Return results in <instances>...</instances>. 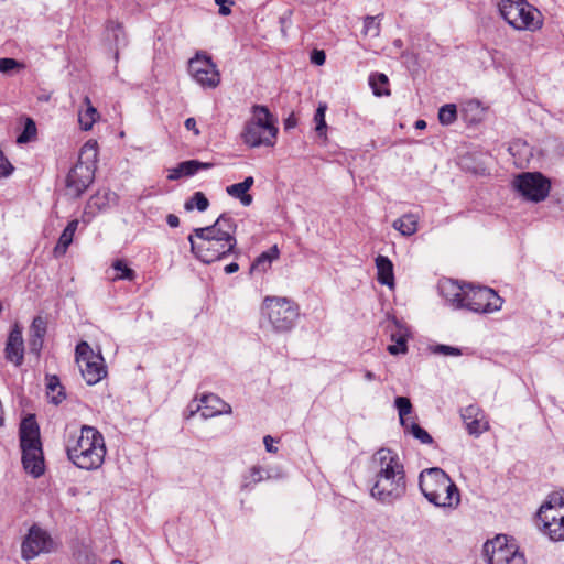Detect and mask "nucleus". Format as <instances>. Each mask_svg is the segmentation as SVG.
Returning a JSON list of instances; mask_svg holds the SVG:
<instances>
[{
  "instance_id": "2",
  "label": "nucleus",
  "mask_w": 564,
  "mask_h": 564,
  "mask_svg": "<svg viewBox=\"0 0 564 564\" xmlns=\"http://www.w3.org/2000/svg\"><path fill=\"white\" fill-rule=\"evenodd\" d=\"M371 460L377 471L370 494H401L406 490L404 466L394 451L381 447Z\"/></svg>"
},
{
  "instance_id": "13",
  "label": "nucleus",
  "mask_w": 564,
  "mask_h": 564,
  "mask_svg": "<svg viewBox=\"0 0 564 564\" xmlns=\"http://www.w3.org/2000/svg\"><path fill=\"white\" fill-rule=\"evenodd\" d=\"M188 72L204 88H216L220 83V74L210 56L197 53L188 62Z\"/></svg>"
},
{
  "instance_id": "46",
  "label": "nucleus",
  "mask_w": 564,
  "mask_h": 564,
  "mask_svg": "<svg viewBox=\"0 0 564 564\" xmlns=\"http://www.w3.org/2000/svg\"><path fill=\"white\" fill-rule=\"evenodd\" d=\"M43 338L44 337H35V336L30 337L29 348L32 354L40 356V352L43 347Z\"/></svg>"
},
{
  "instance_id": "18",
  "label": "nucleus",
  "mask_w": 564,
  "mask_h": 564,
  "mask_svg": "<svg viewBox=\"0 0 564 564\" xmlns=\"http://www.w3.org/2000/svg\"><path fill=\"white\" fill-rule=\"evenodd\" d=\"M6 359L17 367L21 366L24 360V343L22 337V329L15 324L9 333L6 348Z\"/></svg>"
},
{
  "instance_id": "39",
  "label": "nucleus",
  "mask_w": 564,
  "mask_h": 564,
  "mask_svg": "<svg viewBox=\"0 0 564 564\" xmlns=\"http://www.w3.org/2000/svg\"><path fill=\"white\" fill-rule=\"evenodd\" d=\"M376 17H366L364 21V33L370 34L371 36H378L380 32L379 22H377Z\"/></svg>"
},
{
  "instance_id": "27",
  "label": "nucleus",
  "mask_w": 564,
  "mask_h": 564,
  "mask_svg": "<svg viewBox=\"0 0 564 564\" xmlns=\"http://www.w3.org/2000/svg\"><path fill=\"white\" fill-rule=\"evenodd\" d=\"M417 220L414 214H404L393 221L392 227L402 236H412L417 231Z\"/></svg>"
},
{
  "instance_id": "42",
  "label": "nucleus",
  "mask_w": 564,
  "mask_h": 564,
  "mask_svg": "<svg viewBox=\"0 0 564 564\" xmlns=\"http://www.w3.org/2000/svg\"><path fill=\"white\" fill-rule=\"evenodd\" d=\"M107 29L113 33V40L116 44L124 43V34L122 30V24L115 21H109L107 24Z\"/></svg>"
},
{
  "instance_id": "11",
  "label": "nucleus",
  "mask_w": 564,
  "mask_h": 564,
  "mask_svg": "<svg viewBox=\"0 0 564 564\" xmlns=\"http://www.w3.org/2000/svg\"><path fill=\"white\" fill-rule=\"evenodd\" d=\"M513 187L524 199L539 203L547 197L551 181L540 172H523L516 176Z\"/></svg>"
},
{
  "instance_id": "17",
  "label": "nucleus",
  "mask_w": 564,
  "mask_h": 564,
  "mask_svg": "<svg viewBox=\"0 0 564 564\" xmlns=\"http://www.w3.org/2000/svg\"><path fill=\"white\" fill-rule=\"evenodd\" d=\"M195 412H200L204 419H209L220 414L231 413V406L218 395L208 393L200 398L199 403L196 404V409L191 411V415Z\"/></svg>"
},
{
  "instance_id": "16",
  "label": "nucleus",
  "mask_w": 564,
  "mask_h": 564,
  "mask_svg": "<svg viewBox=\"0 0 564 564\" xmlns=\"http://www.w3.org/2000/svg\"><path fill=\"white\" fill-rule=\"evenodd\" d=\"M95 171L91 165L78 162L66 176V189L69 195L79 197L93 183Z\"/></svg>"
},
{
  "instance_id": "15",
  "label": "nucleus",
  "mask_w": 564,
  "mask_h": 564,
  "mask_svg": "<svg viewBox=\"0 0 564 564\" xmlns=\"http://www.w3.org/2000/svg\"><path fill=\"white\" fill-rule=\"evenodd\" d=\"M237 230V224L235 219L224 213L221 214L216 221L204 228H195L193 230V235L195 237H209V238H219L229 242H237L235 237Z\"/></svg>"
},
{
  "instance_id": "14",
  "label": "nucleus",
  "mask_w": 564,
  "mask_h": 564,
  "mask_svg": "<svg viewBox=\"0 0 564 564\" xmlns=\"http://www.w3.org/2000/svg\"><path fill=\"white\" fill-rule=\"evenodd\" d=\"M419 488L421 494H459L449 476L438 467L426 468L420 473Z\"/></svg>"
},
{
  "instance_id": "36",
  "label": "nucleus",
  "mask_w": 564,
  "mask_h": 564,
  "mask_svg": "<svg viewBox=\"0 0 564 564\" xmlns=\"http://www.w3.org/2000/svg\"><path fill=\"white\" fill-rule=\"evenodd\" d=\"M112 268L118 272L113 280L133 281L137 276L135 271L129 268L123 260H116Z\"/></svg>"
},
{
  "instance_id": "5",
  "label": "nucleus",
  "mask_w": 564,
  "mask_h": 564,
  "mask_svg": "<svg viewBox=\"0 0 564 564\" xmlns=\"http://www.w3.org/2000/svg\"><path fill=\"white\" fill-rule=\"evenodd\" d=\"M499 12L506 22L516 30L535 31L541 28L540 12L525 0H500Z\"/></svg>"
},
{
  "instance_id": "19",
  "label": "nucleus",
  "mask_w": 564,
  "mask_h": 564,
  "mask_svg": "<svg viewBox=\"0 0 564 564\" xmlns=\"http://www.w3.org/2000/svg\"><path fill=\"white\" fill-rule=\"evenodd\" d=\"M22 464L26 473L40 477L44 473V459L41 445L21 446Z\"/></svg>"
},
{
  "instance_id": "28",
  "label": "nucleus",
  "mask_w": 564,
  "mask_h": 564,
  "mask_svg": "<svg viewBox=\"0 0 564 564\" xmlns=\"http://www.w3.org/2000/svg\"><path fill=\"white\" fill-rule=\"evenodd\" d=\"M46 381L47 394L51 397V401L56 405L62 403L66 395L64 392V387L61 384L58 377L47 376Z\"/></svg>"
},
{
  "instance_id": "43",
  "label": "nucleus",
  "mask_w": 564,
  "mask_h": 564,
  "mask_svg": "<svg viewBox=\"0 0 564 564\" xmlns=\"http://www.w3.org/2000/svg\"><path fill=\"white\" fill-rule=\"evenodd\" d=\"M432 351L434 354H441V355H445V356H460L462 355V350L459 348L452 347L448 345H443V344L434 346L432 348Z\"/></svg>"
},
{
  "instance_id": "26",
  "label": "nucleus",
  "mask_w": 564,
  "mask_h": 564,
  "mask_svg": "<svg viewBox=\"0 0 564 564\" xmlns=\"http://www.w3.org/2000/svg\"><path fill=\"white\" fill-rule=\"evenodd\" d=\"M279 254L280 250L278 246H272L267 251H263L257 257V259L251 264L250 271L265 272L271 267L272 261L279 258Z\"/></svg>"
},
{
  "instance_id": "55",
  "label": "nucleus",
  "mask_w": 564,
  "mask_h": 564,
  "mask_svg": "<svg viewBox=\"0 0 564 564\" xmlns=\"http://www.w3.org/2000/svg\"><path fill=\"white\" fill-rule=\"evenodd\" d=\"M88 150L93 151L94 156H96V154H97L96 142H94V143H91L90 141L86 142L85 145L82 149V154H84Z\"/></svg>"
},
{
  "instance_id": "51",
  "label": "nucleus",
  "mask_w": 564,
  "mask_h": 564,
  "mask_svg": "<svg viewBox=\"0 0 564 564\" xmlns=\"http://www.w3.org/2000/svg\"><path fill=\"white\" fill-rule=\"evenodd\" d=\"M263 443L265 446L267 452L269 453H276L278 448L273 445L274 438L270 435L264 436Z\"/></svg>"
},
{
  "instance_id": "7",
  "label": "nucleus",
  "mask_w": 564,
  "mask_h": 564,
  "mask_svg": "<svg viewBox=\"0 0 564 564\" xmlns=\"http://www.w3.org/2000/svg\"><path fill=\"white\" fill-rule=\"evenodd\" d=\"M542 531L552 541H564V496H551L538 510Z\"/></svg>"
},
{
  "instance_id": "6",
  "label": "nucleus",
  "mask_w": 564,
  "mask_h": 564,
  "mask_svg": "<svg viewBox=\"0 0 564 564\" xmlns=\"http://www.w3.org/2000/svg\"><path fill=\"white\" fill-rule=\"evenodd\" d=\"M265 315L276 333L290 332L299 317V307L286 297H265L262 305Z\"/></svg>"
},
{
  "instance_id": "44",
  "label": "nucleus",
  "mask_w": 564,
  "mask_h": 564,
  "mask_svg": "<svg viewBox=\"0 0 564 564\" xmlns=\"http://www.w3.org/2000/svg\"><path fill=\"white\" fill-rule=\"evenodd\" d=\"M13 165L4 156L3 151L0 149V176L7 177L13 172Z\"/></svg>"
},
{
  "instance_id": "61",
  "label": "nucleus",
  "mask_w": 564,
  "mask_h": 564,
  "mask_svg": "<svg viewBox=\"0 0 564 564\" xmlns=\"http://www.w3.org/2000/svg\"><path fill=\"white\" fill-rule=\"evenodd\" d=\"M111 564H123V562H122V561H120V560H113V561L111 562Z\"/></svg>"
},
{
  "instance_id": "41",
  "label": "nucleus",
  "mask_w": 564,
  "mask_h": 564,
  "mask_svg": "<svg viewBox=\"0 0 564 564\" xmlns=\"http://www.w3.org/2000/svg\"><path fill=\"white\" fill-rule=\"evenodd\" d=\"M264 473H265L264 469H262L260 467H252L249 470V475L247 477H245L243 487L247 488L252 482L256 484V482L261 481L263 479Z\"/></svg>"
},
{
  "instance_id": "30",
  "label": "nucleus",
  "mask_w": 564,
  "mask_h": 564,
  "mask_svg": "<svg viewBox=\"0 0 564 564\" xmlns=\"http://www.w3.org/2000/svg\"><path fill=\"white\" fill-rule=\"evenodd\" d=\"M369 85L376 96H389L390 90L388 88L389 79L382 73L371 74L369 77Z\"/></svg>"
},
{
  "instance_id": "50",
  "label": "nucleus",
  "mask_w": 564,
  "mask_h": 564,
  "mask_svg": "<svg viewBox=\"0 0 564 564\" xmlns=\"http://www.w3.org/2000/svg\"><path fill=\"white\" fill-rule=\"evenodd\" d=\"M182 176H185V174H184V171L181 169V163H180L176 167H174L170 171L167 178L170 181H175V180L181 178Z\"/></svg>"
},
{
  "instance_id": "29",
  "label": "nucleus",
  "mask_w": 564,
  "mask_h": 564,
  "mask_svg": "<svg viewBox=\"0 0 564 564\" xmlns=\"http://www.w3.org/2000/svg\"><path fill=\"white\" fill-rule=\"evenodd\" d=\"M427 501L444 511L456 509L460 503V496H425Z\"/></svg>"
},
{
  "instance_id": "53",
  "label": "nucleus",
  "mask_w": 564,
  "mask_h": 564,
  "mask_svg": "<svg viewBox=\"0 0 564 564\" xmlns=\"http://www.w3.org/2000/svg\"><path fill=\"white\" fill-rule=\"evenodd\" d=\"M297 124V120L294 115H290L284 121V129H293Z\"/></svg>"
},
{
  "instance_id": "21",
  "label": "nucleus",
  "mask_w": 564,
  "mask_h": 564,
  "mask_svg": "<svg viewBox=\"0 0 564 564\" xmlns=\"http://www.w3.org/2000/svg\"><path fill=\"white\" fill-rule=\"evenodd\" d=\"M394 329L390 332V338L394 345L388 346V351L391 355L405 354L408 351V328L402 325L395 317L392 318Z\"/></svg>"
},
{
  "instance_id": "24",
  "label": "nucleus",
  "mask_w": 564,
  "mask_h": 564,
  "mask_svg": "<svg viewBox=\"0 0 564 564\" xmlns=\"http://www.w3.org/2000/svg\"><path fill=\"white\" fill-rule=\"evenodd\" d=\"M78 224L79 223L77 219H73L67 224L57 241V245L54 248L55 257H62L66 253L67 248L73 242V238L75 231L77 230Z\"/></svg>"
},
{
  "instance_id": "49",
  "label": "nucleus",
  "mask_w": 564,
  "mask_h": 564,
  "mask_svg": "<svg viewBox=\"0 0 564 564\" xmlns=\"http://www.w3.org/2000/svg\"><path fill=\"white\" fill-rule=\"evenodd\" d=\"M326 55L324 51L314 50L311 54V62L317 66H321L325 63Z\"/></svg>"
},
{
  "instance_id": "34",
  "label": "nucleus",
  "mask_w": 564,
  "mask_h": 564,
  "mask_svg": "<svg viewBox=\"0 0 564 564\" xmlns=\"http://www.w3.org/2000/svg\"><path fill=\"white\" fill-rule=\"evenodd\" d=\"M214 163L200 162L198 160H187L181 162V169L184 171L185 176H193L200 170H209Z\"/></svg>"
},
{
  "instance_id": "40",
  "label": "nucleus",
  "mask_w": 564,
  "mask_h": 564,
  "mask_svg": "<svg viewBox=\"0 0 564 564\" xmlns=\"http://www.w3.org/2000/svg\"><path fill=\"white\" fill-rule=\"evenodd\" d=\"M46 334V322L41 317L36 316L31 325V336L44 337Z\"/></svg>"
},
{
  "instance_id": "35",
  "label": "nucleus",
  "mask_w": 564,
  "mask_h": 564,
  "mask_svg": "<svg viewBox=\"0 0 564 564\" xmlns=\"http://www.w3.org/2000/svg\"><path fill=\"white\" fill-rule=\"evenodd\" d=\"M457 119V108L454 104H446L438 110V120L443 126H449Z\"/></svg>"
},
{
  "instance_id": "32",
  "label": "nucleus",
  "mask_w": 564,
  "mask_h": 564,
  "mask_svg": "<svg viewBox=\"0 0 564 564\" xmlns=\"http://www.w3.org/2000/svg\"><path fill=\"white\" fill-rule=\"evenodd\" d=\"M394 404L399 412L401 425L404 427V430H408V423L410 421L406 416L412 412V404L410 399L405 397H397Z\"/></svg>"
},
{
  "instance_id": "48",
  "label": "nucleus",
  "mask_w": 564,
  "mask_h": 564,
  "mask_svg": "<svg viewBox=\"0 0 564 564\" xmlns=\"http://www.w3.org/2000/svg\"><path fill=\"white\" fill-rule=\"evenodd\" d=\"M215 3L219 7V14L220 15H229L231 13L230 6L234 4V1L231 0H215Z\"/></svg>"
},
{
  "instance_id": "47",
  "label": "nucleus",
  "mask_w": 564,
  "mask_h": 564,
  "mask_svg": "<svg viewBox=\"0 0 564 564\" xmlns=\"http://www.w3.org/2000/svg\"><path fill=\"white\" fill-rule=\"evenodd\" d=\"M226 192L229 196L239 198L248 191L243 187V185L241 183H236V184L229 185L226 188Z\"/></svg>"
},
{
  "instance_id": "33",
  "label": "nucleus",
  "mask_w": 564,
  "mask_h": 564,
  "mask_svg": "<svg viewBox=\"0 0 564 564\" xmlns=\"http://www.w3.org/2000/svg\"><path fill=\"white\" fill-rule=\"evenodd\" d=\"M37 129L34 120L32 118H25V123L22 132L18 135L17 142L19 144L29 143L36 139Z\"/></svg>"
},
{
  "instance_id": "20",
  "label": "nucleus",
  "mask_w": 564,
  "mask_h": 564,
  "mask_svg": "<svg viewBox=\"0 0 564 564\" xmlns=\"http://www.w3.org/2000/svg\"><path fill=\"white\" fill-rule=\"evenodd\" d=\"M462 420L471 435H480L489 429V424L485 421L482 411L477 405H468L460 411Z\"/></svg>"
},
{
  "instance_id": "3",
  "label": "nucleus",
  "mask_w": 564,
  "mask_h": 564,
  "mask_svg": "<svg viewBox=\"0 0 564 564\" xmlns=\"http://www.w3.org/2000/svg\"><path fill=\"white\" fill-rule=\"evenodd\" d=\"M451 292L446 294L456 308L466 307L475 313H492L501 308L503 300L490 288L466 285H449Z\"/></svg>"
},
{
  "instance_id": "56",
  "label": "nucleus",
  "mask_w": 564,
  "mask_h": 564,
  "mask_svg": "<svg viewBox=\"0 0 564 564\" xmlns=\"http://www.w3.org/2000/svg\"><path fill=\"white\" fill-rule=\"evenodd\" d=\"M238 199L240 200V203H241L243 206H249V205H251V203H252V200H253L252 196H251L250 194H248L247 192H246L242 196H240Z\"/></svg>"
},
{
  "instance_id": "57",
  "label": "nucleus",
  "mask_w": 564,
  "mask_h": 564,
  "mask_svg": "<svg viewBox=\"0 0 564 564\" xmlns=\"http://www.w3.org/2000/svg\"><path fill=\"white\" fill-rule=\"evenodd\" d=\"M239 270V264L236 263V262H231L229 264H227L224 269V271L227 273V274H231V273H235Z\"/></svg>"
},
{
  "instance_id": "9",
  "label": "nucleus",
  "mask_w": 564,
  "mask_h": 564,
  "mask_svg": "<svg viewBox=\"0 0 564 564\" xmlns=\"http://www.w3.org/2000/svg\"><path fill=\"white\" fill-rule=\"evenodd\" d=\"M191 251L204 263H213L236 252L237 242H227L219 238L188 236Z\"/></svg>"
},
{
  "instance_id": "22",
  "label": "nucleus",
  "mask_w": 564,
  "mask_h": 564,
  "mask_svg": "<svg viewBox=\"0 0 564 564\" xmlns=\"http://www.w3.org/2000/svg\"><path fill=\"white\" fill-rule=\"evenodd\" d=\"M20 445H41L39 425L33 415H29L21 422Z\"/></svg>"
},
{
  "instance_id": "60",
  "label": "nucleus",
  "mask_w": 564,
  "mask_h": 564,
  "mask_svg": "<svg viewBox=\"0 0 564 564\" xmlns=\"http://www.w3.org/2000/svg\"><path fill=\"white\" fill-rule=\"evenodd\" d=\"M365 379H366V380H368V381H370V380H375V379H376V376H375V373H373V372H371V371L367 370V371H365Z\"/></svg>"
},
{
  "instance_id": "52",
  "label": "nucleus",
  "mask_w": 564,
  "mask_h": 564,
  "mask_svg": "<svg viewBox=\"0 0 564 564\" xmlns=\"http://www.w3.org/2000/svg\"><path fill=\"white\" fill-rule=\"evenodd\" d=\"M184 126H185V128H186L187 130H192V131H194V133H195L196 135H198V134H199V130H198V129H197V127H196V120H195L194 118H187V119L185 120Z\"/></svg>"
},
{
  "instance_id": "10",
  "label": "nucleus",
  "mask_w": 564,
  "mask_h": 564,
  "mask_svg": "<svg viewBox=\"0 0 564 564\" xmlns=\"http://www.w3.org/2000/svg\"><path fill=\"white\" fill-rule=\"evenodd\" d=\"M75 352L76 361L87 384H96L106 377L107 369L100 352L95 354L86 341H80Z\"/></svg>"
},
{
  "instance_id": "54",
  "label": "nucleus",
  "mask_w": 564,
  "mask_h": 564,
  "mask_svg": "<svg viewBox=\"0 0 564 564\" xmlns=\"http://www.w3.org/2000/svg\"><path fill=\"white\" fill-rule=\"evenodd\" d=\"M166 223L170 227L176 228L180 225V218L174 214H169L166 216Z\"/></svg>"
},
{
  "instance_id": "58",
  "label": "nucleus",
  "mask_w": 564,
  "mask_h": 564,
  "mask_svg": "<svg viewBox=\"0 0 564 564\" xmlns=\"http://www.w3.org/2000/svg\"><path fill=\"white\" fill-rule=\"evenodd\" d=\"M240 183L243 185V187H245L247 191H249V189L251 188V186L253 185L254 180H253V177H252V176H248V177H246V178H245L242 182H240Z\"/></svg>"
},
{
  "instance_id": "62",
  "label": "nucleus",
  "mask_w": 564,
  "mask_h": 564,
  "mask_svg": "<svg viewBox=\"0 0 564 564\" xmlns=\"http://www.w3.org/2000/svg\"><path fill=\"white\" fill-rule=\"evenodd\" d=\"M562 494H564V491Z\"/></svg>"
},
{
  "instance_id": "59",
  "label": "nucleus",
  "mask_w": 564,
  "mask_h": 564,
  "mask_svg": "<svg viewBox=\"0 0 564 564\" xmlns=\"http://www.w3.org/2000/svg\"><path fill=\"white\" fill-rule=\"evenodd\" d=\"M414 127L416 129H420V130L425 129L426 128V122L424 120H422V119L416 120Z\"/></svg>"
},
{
  "instance_id": "4",
  "label": "nucleus",
  "mask_w": 564,
  "mask_h": 564,
  "mask_svg": "<svg viewBox=\"0 0 564 564\" xmlns=\"http://www.w3.org/2000/svg\"><path fill=\"white\" fill-rule=\"evenodd\" d=\"M253 118L248 121L241 133L243 142L251 147H272L278 134L274 118L265 106L256 105L252 108Z\"/></svg>"
},
{
  "instance_id": "37",
  "label": "nucleus",
  "mask_w": 564,
  "mask_h": 564,
  "mask_svg": "<svg viewBox=\"0 0 564 564\" xmlns=\"http://www.w3.org/2000/svg\"><path fill=\"white\" fill-rule=\"evenodd\" d=\"M404 431L411 433L422 444H432L433 443L432 436L415 422H409L408 430H404Z\"/></svg>"
},
{
  "instance_id": "8",
  "label": "nucleus",
  "mask_w": 564,
  "mask_h": 564,
  "mask_svg": "<svg viewBox=\"0 0 564 564\" xmlns=\"http://www.w3.org/2000/svg\"><path fill=\"white\" fill-rule=\"evenodd\" d=\"M484 553L489 564H525L524 554L513 538L498 534L484 545Z\"/></svg>"
},
{
  "instance_id": "12",
  "label": "nucleus",
  "mask_w": 564,
  "mask_h": 564,
  "mask_svg": "<svg viewBox=\"0 0 564 564\" xmlns=\"http://www.w3.org/2000/svg\"><path fill=\"white\" fill-rule=\"evenodd\" d=\"M56 549L52 536L37 524H33L21 544V557L31 561L40 554L51 553Z\"/></svg>"
},
{
  "instance_id": "25",
  "label": "nucleus",
  "mask_w": 564,
  "mask_h": 564,
  "mask_svg": "<svg viewBox=\"0 0 564 564\" xmlns=\"http://www.w3.org/2000/svg\"><path fill=\"white\" fill-rule=\"evenodd\" d=\"M83 102L86 106V108L84 110H79L78 122L84 131H88L93 128L94 123L99 119V113L97 109L91 105V101L88 96H85Z\"/></svg>"
},
{
  "instance_id": "38",
  "label": "nucleus",
  "mask_w": 564,
  "mask_h": 564,
  "mask_svg": "<svg viewBox=\"0 0 564 564\" xmlns=\"http://www.w3.org/2000/svg\"><path fill=\"white\" fill-rule=\"evenodd\" d=\"M326 109H327L326 105H319L318 108L316 109V112L314 116V121L316 123L315 130L318 133V135H325V133H326V129H327V124L325 121Z\"/></svg>"
},
{
  "instance_id": "1",
  "label": "nucleus",
  "mask_w": 564,
  "mask_h": 564,
  "mask_svg": "<svg viewBox=\"0 0 564 564\" xmlns=\"http://www.w3.org/2000/svg\"><path fill=\"white\" fill-rule=\"evenodd\" d=\"M66 453L78 468L96 470L102 466L107 453L104 435L94 426L83 425L79 434L67 441Z\"/></svg>"
},
{
  "instance_id": "23",
  "label": "nucleus",
  "mask_w": 564,
  "mask_h": 564,
  "mask_svg": "<svg viewBox=\"0 0 564 564\" xmlns=\"http://www.w3.org/2000/svg\"><path fill=\"white\" fill-rule=\"evenodd\" d=\"M377 280L380 284L387 285L390 289L394 288V273L392 261L384 256L376 258Z\"/></svg>"
},
{
  "instance_id": "45",
  "label": "nucleus",
  "mask_w": 564,
  "mask_h": 564,
  "mask_svg": "<svg viewBox=\"0 0 564 564\" xmlns=\"http://www.w3.org/2000/svg\"><path fill=\"white\" fill-rule=\"evenodd\" d=\"M20 66V63L14 58H0V73H9L10 70H13Z\"/></svg>"
},
{
  "instance_id": "31",
  "label": "nucleus",
  "mask_w": 564,
  "mask_h": 564,
  "mask_svg": "<svg viewBox=\"0 0 564 564\" xmlns=\"http://www.w3.org/2000/svg\"><path fill=\"white\" fill-rule=\"evenodd\" d=\"M209 207V200L202 192H195L193 196L187 199L184 204V208L187 212H192L193 209H197L198 212H205Z\"/></svg>"
}]
</instances>
